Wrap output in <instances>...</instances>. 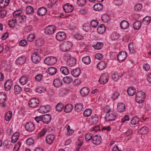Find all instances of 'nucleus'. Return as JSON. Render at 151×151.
<instances>
[{
	"mask_svg": "<svg viewBox=\"0 0 151 151\" xmlns=\"http://www.w3.org/2000/svg\"><path fill=\"white\" fill-rule=\"evenodd\" d=\"M26 13L29 14H32L34 12L33 8L31 6H28L26 7Z\"/></svg>",
	"mask_w": 151,
	"mask_h": 151,
	"instance_id": "a18cd8bd",
	"label": "nucleus"
},
{
	"mask_svg": "<svg viewBox=\"0 0 151 151\" xmlns=\"http://www.w3.org/2000/svg\"><path fill=\"white\" fill-rule=\"evenodd\" d=\"M139 119L137 117H134L132 118L131 121V123L132 125H135L138 124Z\"/></svg>",
	"mask_w": 151,
	"mask_h": 151,
	"instance_id": "3c124183",
	"label": "nucleus"
},
{
	"mask_svg": "<svg viewBox=\"0 0 151 151\" xmlns=\"http://www.w3.org/2000/svg\"><path fill=\"white\" fill-rule=\"evenodd\" d=\"M63 81L65 83L69 84L73 81V80L71 78L66 76L63 78Z\"/></svg>",
	"mask_w": 151,
	"mask_h": 151,
	"instance_id": "5fc2aeb1",
	"label": "nucleus"
},
{
	"mask_svg": "<svg viewBox=\"0 0 151 151\" xmlns=\"http://www.w3.org/2000/svg\"><path fill=\"white\" fill-rule=\"evenodd\" d=\"M38 112L42 114H45L49 112L50 109L49 106H42L38 109Z\"/></svg>",
	"mask_w": 151,
	"mask_h": 151,
	"instance_id": "ddd939ff",
	"label": "nucleus"
},
{
	"mask_svg": "<svg viewBox=\"0 0 151 151\" xmlns=\"http://www.w3.org/2000/svg\"><path fill=\"white\" fill-rule=\"evenodd\" d=\"M9 0H2L0 2V7L4 8L7 6L9 2Z\"/></svg>",
	"mask_w": 151,
	"mask_h": 151,
	"instance_id": "72a5a7b5",
	"label": "nucleus"
},
{
	"mask_svg": "<svg viewBox=\"0 0 151 151\" xmlns=\"http://www.w3.org/2000/svg\"><path fill=\"white\" fill-rule=\"evenodd\" d=\"M44 40L41 39H38L36 41L35 45L37 47L42 46L44 43Z\"/></svg>",
	"mask_w": 151,
	"mask_h": 151,
	"instance_id": "c03bdc74",
	"label": "nucleus"
},
{
	"mask_svg": "<svg viewBox=\"0 0 151 151\" xmlns=\"http://www.w3.org/2000/svg\"><path fill=\"white\" fill-rule=\"evenodd\" d=\"M22 13V10L19 9L14 12L13 16L14 17L17 18Z\"/></svg>",
	"mask_w": 151,
	"mask_h": 151,
	"instance_id": "603ef678",
	"label": "nucleus"
},
{
	"mask_svg": "<svg viewBox=\"0 0 151 151\" xmlns=\"http://www.w3.org/2000/svg\"><path fill=\"white\" fill-rule=\"evenodd\" d=\"M26 58L25 56H21L18 58L16 60V62L17 65H22L25 61Z\"/></svg>",
	"mask_w": 151,
	"mask_h": 151,
	"instance_id": "aec40b11",
	"label": "nucleus"
},
{
	"mask_svg": "<svg viewBox=\"0 0 151 151\" xmlns=\"http://www.w3.org/2000/svg\"><path fill=\"white\" fill-rule=\"evenodd\" d=\"M47 12V9L44 7L40 8L38 10L37 13L38 15L43 16L45 15Z\"/></svg>",
	"mask_w": 151,
	"mask_h": 151,
	"instance_id": "b1692460",
	"label": "nucleus"
},
{
	"mask_svg": "<svg viewBox=\"0 0 151 151\" xmlns=\"http://www.w3.org/2000/svg\"><path fill=\"white\" fill-rule=\"evenodd\" d=\"M93 134L91 133H88L85 136V140L88 142L93 138Z\"/></svg>",
	"mask_w": 151,
	"mask_h": 151,
	"instance_id": "13d9d810",
	"label": "nucleus"
},
{
	"mask_svg": "<svg viewBox=\"0 0 151 151\" xmlns=\"http://www.w3.org/2000/svg\"><path fill=\"white\" fill-rule=\"evenodd\" d=\"M107 63L104 61H101L98 63L97 68L100 70H102L105 68L107 65Z\"/></svg>",
	"mask_w": 151,
	"mask_h": 151,
	"instance_id": "5701e85b",
	"label": "nucleus"
},
{
	"mask_svg": "<svg viewBox=\"0 0 151 151\" xmlns=\"http://www.w3.org/2000/svg\"><path fill=\"white\" fill-rule=\"evenodd\" d=\"M37 49H35L34 50V52L31 55V58L33 62L37 63L41 60V57L39 55Z\"/></svg>",
	"mask_w": 151,
	"mask_h": 151,
	"instance_id": "20e7f679",
	"label": "nucleus"
},
{
	"mask_svg": "<svg viewBox=\"0 0 151 151\" xmlns=\"http://www.w3.org/2000/svg\"><path fill=\"white\" fill-rule=\"evenodd\" d=\"M81 71L79 68H76L71 71L72 75L75 77H78L80 74Z\"/></svg>",
	"mask_w": 151,
	"mask_h": 151,
	"instance_id": "7c9ffc66",
	"label": "nucleus"
},
{
	"mask_svg": "<svg viewBox=\"0 0 151 151\" xmlns=\"http://www.w3.org/2000/svg\"><path fill=\"white\" fill-rule=\"evenodd\" d=\"M12 112L11 111H8L6 113L5 116V119L6 121H9L12 118Z\"/></svg>",
	"mask_w": 151,
	"mask_h": 151,
	"instance_id": "09e8293b",
	"label": "nucleus"
},
{
	"mask_svg": "<svg viewBox=\"0 0 151 151\" xmlns=\"http://www.w3.org/2000/svg\"><path fill=\"white\" fill-rule=\"evenodd\" d=\"M22 90L21 87L18 85H16L14 87V91L16 94H19L21 92Z\"/></svg>",
	"mask_w": 151,
	"mask_h": 151,
	"instance_id": "37998d69",
	"label": "nucleus"
},
{
	"mask_svg": "<svg viewBox=\"0 0 151 151\" xmlns=\"http://www.w3.org/2000/svg\"><path fill=\"white\" fill-rule=\"evenodd\" d=\"M101 138L100 136L96 135L93 138L92 142L93 144L98 145L101 142Z\"/></svg>",
	"mask_w": 151,
	"mask_h": 151,
	"instance_id": "f8f14e48",
	"label": "nucleus"
},
{
	"mask_svg": "<svg viewBox=\"0 0 151 151\" xmlns=\"http://www.w3.org/2000/svg\"><path fill=\"white\" fill-rule=\"evenodd\" d=\"M55 138V136L54 135H48L46 137V142L47 144L51 145L54 141Z\"/></svg>",
	"mask_w": 151,
	"mask_h": 151,
	"instance_id": "9d476101",
	"label": "nucleus"
},
{
	"mask_svg": "<svg viewBox=\"0 0 151 151\" xmlns=\"http://www.w3.org/2000/svg\"><path fill=\"white\" fill-rule=\"evenodd\" d=\"M57 61L56 58L53 56L47 57L44 60L45 63L48 65H52L55 64Z\"/></svg>",
	"mask_w": 151,
	"mask_h": 151,
	"instance_id": "7ed1b4c3",
	"label": "nucleus"
},
{
	"mask_svg": "<svg viewBox=\"0 0 151 151\" xmlns=\"http://www.w3.org/2000/svg\"><path fill=\"white\" fill-rule=\"evenodd\" d=\"M146 95L145 92L142 91L137 92L135 96V100L138 104H142L143 103L145 98Z\"/></svg>",
	"mask_w": 151,
	"mask_h": 151,
	"instance_id": "f257e3e1",
	"label": "nucleus"
},
{
	"mask_svg": "<svg viewBox=\"0 0 151 151\" xmlns=\"http://www.w3.org/2000/svg\"><path fill=\"white\" fill-rule=\"evenodd\" d=\"M60 72L64 75H67L69 73V71L67 68L64 66L61 67L60 69Z\"/></svg>",
	"mask_w": 151,
	"mask_h": 151,
	"instance_id": "4c0bfd02",
	"label": "nucleus"
},
{
	"mask_svg": "<svg viewBox=\"0 0 151 151\" xmlns=\"http://www.w3.org/2000/svg\"><path fill=\"white\" fill-rule=\"evenodd\" d=\"M21 146L20 142H18L15 144V147L14 148L13 151H18Z\"/></svg>",
	"mask_w": 151,
	"mask_h": 151,
	"instance_id": "69168bd1",
	"label": "nucleus"
},
{
	"mask_svg": "<svg viewBox=\"0 0 151 151\" xmlns=\"http://www.w3.org/2000/svg\"><path fill=\"white\" fill-rule=\"evenodd\" d=\"M51 119V115L47 114L44 115L42 116V121L45 124H47L49 123Z\"/></svg>",
	"mask_w": 151,
	"mask_h": 151,
	"instance_id": "2eb2a0df",
	"label": "nucleus"
},
{
	"mask_svg": "<svg viewBox=\"0 0 151 151\" xmlns=\"http://www.w3.org/2000/svg\"><path fill=\"white\" fill-rule=\"evenodd\" d=\"M67 131V135H72L74 132V130L71 128L70 126L69 125H67L65 126Z\"/></svg>",
	"mask_w": 151,
	"mask_h": 151,
	"instance_id": "e433bc0d",
	"label": "nucleus"
},
{
	"mask_svg": "<svg viewBox=\"0 0 151 151\" xmlns=\"http://www.w3.org/2000/svg\"><path fill=\"white\" fill-rule=\"evenodd\" d=\"M66 38V34L64 32H59L56 34V38L58 41H63Z\"/></svg>",
	"mask_w": 151,
	"mask_h": 151,
	"instance_id": "1a4fd4ad",
	"label": "nucleus"
},
{
	"mask_svg": "<svg viewBox=\"0 0 151 151\" xmlns=\"http://www.w3.org/2000/svg\"><path fill=\"white\" fill-rule=\"evenodd\" d=\"M102 20L105 22H107L110 20L109 16L107 14H104L101 17Z\"/></svg>",
	"mask_w": 151,
	"mask_h": 151,
	"instance_id": "864d4df0",
	"label": "nucleus"
},
{
	"mask_svg": "<svg viewBox=\"0 0 151 151\" xmlns=\"http://www.w3.org/2000/svg\"><path fill=\"white\" fill-rule=\"evenodd\" d=\"M74 7L73 6L68 3L65 4L63 7V9L65 12L66 13L71 12L73 10Z\"/></svg>",
	"mask_w": 151,
	"mask_h": 151,
	"instance_id": "9b49d317",
	"label": "nucleus"
},
{
	"mask_svg": "<svg viewBox=\"0 0 151 151\" xmlns=\"http://www.w3.org/2000/svg\"><path fill=\"white\" fill-rule=\"evenodd\" d=\"M141 25L142 23L141 22L137 21L134 23L133 24V28L135 30H139L140 28Z\"/></svg>",
	"mask_w": 151,
	"mask_h": 151,
	"instance_id": "c85d7f7f",
	"label": "nucleus"
},
{
	"mask_svg": "<svg viewBox=\"0 0 151 151\" xmlns=\"http://www.w3.org/2000/svg\"><path fill=\"white\" fill-rule=\"evenodd\" d=\"M6 99V94L4 92L0 93V104L2 105V107L6 106L5 102Z\"/></svg>",
	"mask_w": 151,
	"mask_h": 151,
	"instance_id": "0eeeda50",
	"label": "nucleus"
},
{
	"mask_svg": "<svg viewBox=\"0 0 151 151\" xmlns=\"http://www.w3.org/2000/svg\"><path fill=\"white\" fill-rule=\"evenodd\" d=\"M56 27L53 25L47 26L45 29V33L48 35L53 34L56 30Z\"/></svg>",
	"mask_w": 151,
	"mask_h": 151,
	"instance_id": "39448f33",
	"label": "nucleus"
},
{
	"mask_svg": "<svg viewBox=\"0 0 151 151\" xmlns=\"http://www.w3.org/2000/svg\"><path fill=\"white\" fill-rule=\"evenodd\" d=\"M98 120L99 119L98 117L94 116L91 118V122L92 124H96L98 122Z\"/></svg>",
	"mask_w": 151,
	"mask_h": 151,
	"instance_id": "6e6d98bb",
	"label": "nucleus"
},
{
	"mask_svg": "<svg viewBox=\"0 0 151 151\" xmlns=\"http://www.w3.org/2000/svg\"><path fill=\"white\" fill-rule=\"evenodd\" d=\"M39 100L36 98L31 99L29 102V104L30 107L35 108L37 107L39 104Z\"/></svg>",
	"mask_w": 151,
	"mask_h": 151,
	"instance_id": "423d86ee",
	"label": "nucleus"
},
{
	"mask_svg": "<svg viewBox=\"0 0 151 151\" xmlns=\"http://www.w3.org/2000/svg\"><path fill=\"white\" fill-rule=\"evenodd\" d=\"M48 71L50 74L54 75L56 73L57 70L55 67H52L48 68Z\"/></svg>",
	"mask_w": 151,
	"mask_h": 151,
	"instance_id": "79ce46f5",
	"label": "nucleus"
},
{
	"mask_svg": "<svg viewBox=\"0 0 151 151\" xmlns=\"http://www.w3.org/2000/svg\"><path fill=\"white\" fill-rule=\"evenodd\" d=\"M139 131L142 134H146L149 132V129L146 127H144L139 129Z\"/></svg>",
	"mask_w": 151,
	"mask_h": 151,
	"instance_id": "49530a36",
	"label": "nucleus"
},
{
	"mask_svg": "<svg viewBox=\"0 0 151 151\" xmlns=\"http://www.w3.org/2000/svg\"><path fill=\"white\" fill-rule=\"evenodd\" d=\"M86 0H78L77 4L80 6H83L85 4Z\"/></svg>",
	"mask_w": 151,
	"mask_h": 151,
	"instance_id": "680f3d73",
	"label": "nucleus"
},
{
	"mask_svg": "<svg viewBox=\"0 0 151 151\" xmlns=\"http://www.w3.org/2000/svg\"><path fill=\"white\" fill-rule=\"evenodd\" d=\"M103 110L105 113H108L111 111V109L109 106L106 105L104 107Z\"/></svg>",
	"mask_w": 151,
	"mask_h": 151,
	"instance_id": "052dcab7",
	"label": "nucleus"
},
{
	"mask_svg": "<svg viewBox=\"0 0 151 151\" xmlns=\"http://www.w3.org/2000/svg\"><path fill=\"white\" fill-rule=\"evenodd\" d=\"M103 8V6L101 4H96L93 6V9L96 11H100Z\"/></svg>",
	"mask_w": 151,
	"mask_h": 151,
	"instance_id": "c9c22d12",
	"label": "nucleus"
},
{
	"mask_svg": "<svg viewBox=\"0 0 151 151\" xmlns=\"http://www.w3.org/2000/svg\"><path fill=\"white\" fill-rule=\"evenodd\" d=\"M76 63V59L73 58H71L67 60V64L69 66H73Z\"/></svg>",
	"mask_w": 151,
	"mask_h": 151,
	"instance_id": "4be33fe9",
	"label": "nucleus"
},
{
	"mask_svg": "<svg viewBox=\"0 0 151 151\" xmlns=\"http://www.w3.org/2000/svg\"><path fill=\"white\" fill-rule=\"evenodd\" d=\"M34 143V141L33 139L29 138H28L26 141V143L27 145L29 146L33 145Z\"/></svg>",
	"mask_w": 151,
	"mask_h": 151,
	"instance_id": "0e129e2a",
	"label": "nucleus"
},
{
	"mask_svg": "<svg viewBox=\"0 0 151 151\" xmlns=\"http://www.w3.org/2000/svg\"><path fill=\"white\" fill-rule=\"evenodd\" d=\"M119 93L116 91L113 92L110 96L111 98L113 101L117 99L119 95Z\"/></svg>",
	"mask_w": 151,
	"mask_h": 151,
	"instance_id": "473e14b6",
	"label": "nucleus"
},
{
	"mask_svg": "<svg viewBox=\"0 0 151 151\" xmlns=\"http://www.w3.org/2000/svg\"><path fill=\"white\" fill-rule=\"evenodd\" d=\"M116 117L115 113H111L107 115L105 117V119L107 121H112L114 120Z\"/></svg>",
	"mask_w": 151,
	"mask_h": 151,
	"instance_id": "dca6fc26",
	"label": "nucleus"
},
{
	"mask_svg": "<svg viewBox=\"0 0 151 151\" xmlns=\"http://www.w3.org/2000/svg\"><path fill=\"white\" fill-rule=\"evenodd\" d=\"M19 136V133L16 132L14 133L12 137V141L13 143H15L18 140Z\"/></svg>",
	"mask_w": 151,
	"mask_h": 151,
	"instance_id": "a878e982",
	"label": "nucleus"
},
{
	"mask_svg": "<svg viewBox=\"0 0 151 151\" xmlns=\"http://www.w3.org/2000/svg\"><path fill=\"white\" fill-rule=\"evenodd\" d=\"M91 24L93 27L96 28L98 24V22L97 20H93L91 21Z\"/></svg>",
	"mask_w": 151,
	"mask_h": 151,
	"instance_id": "338daca9",
	"label": "nucleus"
},
{
	"mask_svg": "<svg viewBox=\"0 0 151 151\" xmlns=\"http://www.w3.org/2000/svg\"><path fill=\"white\" fill-rule=\"evenodd\" d=\"M83 62L86 65L90 64L91 62V60L89 56H87L83 57L82 59Z\"/></svg>",
	"mask_w": 151,
	"mask_h": 151,
	"instance_id": "f704fd0d",
	"label": "nucleus"
},
{
	"mask_svg": "<svg viewBox=\"0 0 151 151\" xmlns=\"http://www.w3.org/2000/svg\"><path fill=\"white\" fill-rule=\"evenodd\" d=\"M127 92L129 96H132L135 94L136 88L133 87H129L127 90Z\"/></svg>",
	"mask_w": 151,
	"mask_h": 151,
	"instance_id": "412c9836",
	"label": "nucleus"
},
{
	"mask_svg": "<svg viewBox=\"0 0 151 151\" xmlns=\"http://www.w3.org/2000/svg\"><path fill=\"white\" fill-rule=\"evenodd\" d=\"M53 84L55 86L57 87H60L62 85V81L59 79H56L53 81Z\"/></svg>",
	"mask_w": 151,
	"mask_h": 151,
	"instance_id": "bb28decb",
	"label": "nucleus"
},
{
	"mask_svg": "<svg viewBox=\"0 0 151 151\" xmlns=\"http://www.w3.org/2000/svg\"><path fill=\"white\" fill-rule=\"evenodd\" d=\"M132 134V130L129 129H128L125 132V139L126 140H128L130 139Z\"/></svg>",
	"mask_w": 151,
	"mask_h": 151,
	"instance_id": "a211bd4d",
	"label": "nucleus"
},
{
	"mask_svg": "<svg viewBox=\"0 0 151 151\" xmlns=\"http://www.w3.org/2000/svg\"><path fill=\"white\" fill-rule=\"evenodd\" d=\"M83 105L81 103H78L75 105V110L78 112H80L82 110Z\"/></svg>",
	"mask_w": 151,
	"mask_h": 151,
	"instance_id": "cd10ccee",
	"label": "nucleus"
},
{
	"mask_svg": "<svg viewBox=\"0 0 151 151\" xmlns=\"http://www.w3.org/2000/svg\"><path fill=\"white\" fill-rule=\"evenodd\" d=\"M105 27L102 24L99 25L97 28L98 32L100 34H103L105 32Z\"/></svg>",
	"mask_w": 151,
	"mask_h": 151,
	"instance_id": "393cba45",
	"label": "nucleus"
},
{
	"mask_svg": "<svg viewBox=\"0 0 151 151\" xmlns=\"http://www.w3.org/2000/svg\"><path fill=\"white\" fill-rule=\"evenodd\" d=\"M92 111L90 109H87L85 110L83 112L84 116L87 117L89 116L92 114Z\"/></svg>",
	"mask_w": 151,
	"mask_h": 151,
	"instance_id": "8fccbe9b",
	"label": "nucleus"
},
{
	"mask_svg": "<svg viewBox=\"0 0 151 151\" xmlns=\"http://www.w3.org/2000/svg\"><path fill=\"white\" fill-rule=\"evenodd\" d=\"M72 44L70 42L64 41L60 45V48L62 51L66 52L72 48Z\"/></svg>",
	"mask_w": 151,
	"mask_h": 151,
	"instance_id": "f03ea898",
	"label": "nucleus"
},
{
	"mask_svg": "<svg viewBox=\"0 0 151 151\" xmlns=\"http://www.w3.org/2000/svg\"><path fill=\"white\" fill-rule=\"evenodd\" d=\"M16 23L17 20L16 19H12L9 20V25L10 27H14L16 25Z\"/></svg>",
	"mask_w": 151,
	"mask_h": 151,
	"instance_id": "58836bf2",
	"label": "nucleus"
},
{
	"mask_svg": "<svg viewBox=\"0 0 151 151\" xmlns=\"http://www.w3.org/2000/svg\"><path fill=\"white\" fill-rule=\"evenodd\" d=\"M25 128L26 130L28 132H32L35 128V125L32 122H29L25 124Z\"/></svg>",
	"mask_w": 151,
	"mask_h": 151,
	"instance_id": "6e6552de",
	"label": "nucleus"
},
{
	"mask_svg": "<svg viewBox=\"0 0 151 151\" xmlns=\"http://www.w3.org/2000/svg\"><path fill=\"white\" fill-rule=\"evenodd\" d=\"M123 30L127 29L129 27V22L125 20L123 21Z\"/></svg>",
	"mask_w": 151,
	"mask_h": 151,
	"instance_id": "e2e57ef3",
	"label": "nucleus"
},
{
	"mask_svg": "<svg viewBox=\"0 0 151 151\" xmlns=\"http://www.w3.org/2000/svg\"><path fill=\"white\" fill-rule=\"evenodd\" d=\"M35 39V34H30L27 37V40L30 42L32 41Z\"/></svg>",
	"mask_w": 151,
	"mask_h": 151,
	"instance_id": "774afa93",
	"label": "nucleus"
},
{
	"mask_svg": "<svg viewBox=\"0 0 151 151\" xmlns=\"http://www.w3.org/2000/svg\"><path fill=\"white\" fill-rule=\"evenodd\" d=\"M12 82L11 81L8 80L6 81L4 85L5 90L7 91L9 90L12 87Z\"/></svg>",
	"mask_w": 151,
	"mask_h": 151,
	"instance_id": "6ab92c4d",
	"label": "nucleus"
},
{
	"mask_svg": "<svg viewBox=\"0 0 151 151\" xmlns=\"http://www.w3.org/2000/svg\"><path fill=\"white\" fill-rule=\"evenodd\" d=\"M90 90L87 87H84L80 91V94L82 96L84 97L87 95L89 92Z\"/></svg>",
	"mask_w": 151,
	"mask_h": 151,
	"instance_id": "f3484780",
	"label": "nucleus"
},
{
	"mask_svg": "<svg viewBox=\"0 0 151 151\" xmlns=\"http://www.w3.org/2000/svg\"><path fill=\"white\" fill-rule=\"evenodd\" d=\"M46 91V88H42L41 87H38L36 89V91L39 93H42Z\"/></svg>",
	"mask_w": 151,
	"mask_h": 151,
	"instance_id": "bf43d9fd",
	"label": "nucleus"
},
{
	"mask_svg": "<svg viewBox=\"0 0 151 151\" xmlns=\"http://www.w3.org/2000/svg\"><path fill=\"white\" fill-rule=\"evenodd\" d=\"M28 81V78L25 76H22L19 79L20 83L22 85L25 84Z\"/></svg>",
	"mask_w": 151,
	"mask_h": 151,
	"instance_id": "c756f323",
	"label": "nucleus"
},
{
	"mask_svg": "<svg viewBox=\"0 0 151 151\" xmlns=\"http://www.w3.org/2000/svg\"><path fill=\"white\" fill-rule=\"evenodd\" d=\"M112 78L113 80L114 81H117L119 78L118 73L116 72H115L113 74L112 76Z\"/></svg>",
	"mask_w": 151,
	"mask_h": 151,
	"instance_id": "4d7b16f0",
	"label": "nucleus"
},
{
	"mask_svg": "<svg viewBox=\"0 0 151 151\" xmlns=\"http://www.w3.org/2000/svg\"><path fill=\"white\" fill-rule=\"evenodd\" d=\"M64 106V105L62 103H59L56 105L55 109L57 111L60 112L62 111Z\"/></svg>",
	"mask_w": 151,
	"mask_h": 151,
	"instance_id": "a19ab883",
	"label": "nucleus"
},
{
	"mask_svg": "<svg viewBox=\"0 0 151 151\" xmlns=\"http://www.w3.org/2000/svg\"><path fill=\"white\" fill-rule=\"evenodd\" d=\"M73 106L70 104H68L66 105L64 108V111L66 113H68L71 111L73 109Z\"/></svg>",
	"mask_w": 151,
	"mask_h": 151,
	"instance_id": "2f4dec72",
	"label": "nucleus"
},
{
	"mask_svg": "<svg viewBox=\"0 0 151 151\" xmlns=\"http://www.w3.org/2000/svg\"><path fill=\"white\" fill-rule=\"evenodd\" d=\"M93 47L96 50H100L103 47V44L101 42H98L95 45H93Z\"/></svg>",
	"mask_w": 151,
	"mask_h": 151,
	"instance_id": "ea45409f",
	"label": "nucleus"
},
{
	"mask_svg": "<svg viewBox=\"0 0 151 151\" xmlns=\"http://www.w3.org/2000/svg\"><path fill=\"white\" fill-rule=\"evenodd\" d=\"M108 77L106 74H103L100 77L99 81L101 84H104L106 83L108 81Z\"/></svg>",
	"mask_w": 151,
	"mask_h": 151,
	"instance_id": "4468645a",
	"label": "nucleus"
},
{
	"mask_svg": "<svg viewBox=\"0 0 151 151\" xmlns=\"http://www.w3.org/2000/svg\"><path fill=\"white\" fill-rule=\"evenodd\" d=\"M151 20V18L150 16H147L144 18L143 22L145 25H148L150 23Z\"/></svg>",
	"mask_w": 151,
	"mask_h": 151,
	"instance_id": "de8ad7c7",
	"label": "nucleus"
}]
</instances>
